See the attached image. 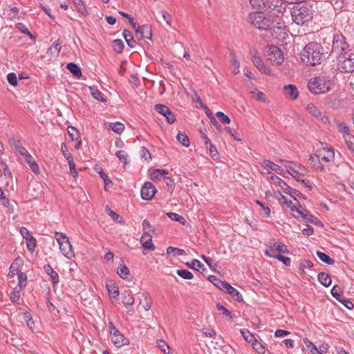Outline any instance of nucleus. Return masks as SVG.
I'll use <instances>...</instances> for the list:
<instances>
[{"instance_id": "obj_1", "label": "nucleus", "mask_w": 354, "mask_h": 354, "mask_svg": "<svg viewBox=\"0 0 354 354\" xmlns=\"http://www.w3.org/2000/svg\"><path fill=\"white\" fill-rule=\"evenodd\" d=\"M301 58L304 63L309 66L320 64L324 59V48L317 42H310L302 50Z\"/></svg>"}, {"instance_id": "obj_2", "label": "nucleus", "mask_w": 354, "mask_h": 354, "mask_svg": "<svg viewBox=\"0 0 354 354\" xmlns=\"http://www.w3.org/2000/svg\"><path fill=\"white\" fill-rule=\"evenodd\" d=\"M333 81L328 76H315L308 82V90L315 95L324 94L333 86Z\"/></svg>"}, {"instance_id": "obj_3", "label": "nucleus", "mask_w": 354, "mask_h": 354, "mask_svg": "<svg viewBox=\"0 0 354 354\" xmlns=\"http://www.w3.org/2000/svg\"><path fill=\"white\" fill-rule=\"evenodd\" d=\"M248 21L256 28L265 30L272 28L274 23L271 16H267L259 11L251 12L249 15Z\"/></svg>"}, {"instance_id": "obj_4", "label": "nucleus", "mask_w": 354, "mask_h": 354, "mask_svg": "<svg viewBox=\"0 0 354 354\" xmlns=\"http://www.w3.org/2000/svg\"><path fill=\"white\" fill-rule=\"evenodd\" d=\"M292 21L298 25H304L310 21L313 17L310 8L306 6H295L291 10Z\"/></svg>"}, {"instance_id": "obj_5", "label": "nucleus", "mask_w": 354, "mask_h": 354, "mask_svg": "<svg viewBox=\"0 0 354 354\" xmlns=\"http://www.w3.org/2000/svg\"><path fill=\"white\" fill-rule=\"evenodd\" d=\"M337 69L341 73H353L354 71V50L349 49L347 52L337 56Z\"/></svg>"}, {"instance_id": "obj_6", "label": "nucleus", "mask_w": 354, "mask_h": 354, "mask_svg": "<svg viewBox=\"0 0 354 354\" xmlns=\"http://www.w3.org/2000/svg\"><path fill=\"white\" fill-rule=\"evenodd\" d=\"M55 239L59 245L62 254L68 259H73L75 257V252L68 236L62 232H55Z\"/></svg>"}, {"instance_id": "obj_7", "label": "nucleus", "mask_w": 354, "mask_h": 354, "mask_svg": "<svg viewBox=\"0 0 354 354\" xmlns=\"http://www.w3.org/2000/svg\"><path fill=\"white\" fill-rule=\"evenodd\" d=\"M264 55L272 65L279 66L284 60L283 52L275 46H267L264 50Z\"/></svg>"}, {"instance_id": "obj_8", "label": "nucleus", "mask_w": 354, "mask_h": 354, "mask_svg": "<svg viewBox=\"0 0 354 354\" xmlns=\"http://www.w3.org/2000/svg\"><path fill=\"white\" fill-rule=\"evenodd\" d=\"M108 327L111 337V342L115 347L120 348L129 344V339L120 333L112 322H109Z\"/></svg>"}, {"instance_id": "obj_9", "label": "nucleus", "mask_w": 354, "mask_h": 354, "mask_svg": "<svg viewBox=\"0 0 354 354\" xmlns=\"http://www.w3.org/2000/svg\"><path fill=\"white\" fill-rule=\"evenodd\" d=\"M289 250L286 245L281 242L273 241L269 243L265 251L267 257L275 259L278 255L281 254H288Z\"/></svg>"}, {"instance_id": "obj_10", "label": "nucleus", "mask_w": 354, "mask_h": 354, "mask_svg": "<svg viewBox=\"0 0 354 354\" xmlns=\"http://www.w3.org/2000/svg\"><path fill=\"white\" fill-rule=\"evenodd\" d=\"M348 44L346 39L341 32H337L333 36L332 53L337 55L348 51Z\"/></svg>"}, {"instance_id": "obj_11", "label": "nucleus", "mask_w": 354, "mask_h": 354, "mask_svg": "<svg viewBox=\"0 0 354 354\" xmlns=\"http://www.w3.org/2000/svg\"><path fill=\"white\" fill-rule=\"evenodd\" d=\"M287 171L298 182L300 181L299 176L306 174V169L301 165L294 162L286 161L285 164Z\"/></svg>"}, {"instance_id": "obj_12", "label": "nucleus", "mask_w": 354, "mask_h": 354, "mask_svg": "<svg viewBox=\"0 0 354 354\" xmlns=\"http://www.w3.org/2000/svg\"><path fill=\"white\" fill-rule=\"evenodd\" d=\"M156 192V188L150 182L145 183L140 190L141 197L145 201L151 200Z\"/></svg>"}, {"instance_id": "obj_13", "label": "nucleus", "mask_w": 354, "mask_h": 354, "mask_svg": "<svg viewBox=\"0 0 354 354\" xmlns=\"http://www.w3.org/2000/svg\"><path fill=\"white\" fill-rule=\"evenodd\" d=\"M154 109L156 111L166 118L168 123L173 124L176 121V116L174 113L167 106L162 104H158L155 105Z\"/></svg>"}, {"instance_id": "obj_14", "label": "nucleus", "mask_w": 354, "mask_h": 354, "mask_svg": "<svg viewBox=\"0 0 354 354\" xmlns=\"http://www.w3.org/2000/svg\"><path fill=\"white\" fill-rule=\"evenodd\" d=\"M136 36L138 39H151L152 37V30L150 25L145 24L141 26L136 25Z\"/></svg>"}, {"instance_id": "obj_15", "label": "nucleus", "mask_w": 354, "mask_h": 354, "mask_svg": "<svg viewBox=\"0 0 354 354\" xmlns=\"http://www.w3.org/2000/svg\"><path fill=\"white\" fill-rule=\"evenodd\" d=\"M68 133L71 140L73 142V146L75 149H79L82 145V140L80 138V133L77 129L73 127H69L67 129Z\"/></svg>"}, {"instance_id": "obj_16", "label": "nucleus", "mask_w": 354, "mask_h": 354, "mask_svg": "<svg viewBox=\"0 0 354 354\" xmlns=\"http://www.w3.org/2000/svg\"><path fill=\"white\" fill-rule=\"evenodd\" d=\"M140 243L144 249L149 251H153L156 248L152 241V236L149 232H143L140 238Z\"/></svg>"}, {"instance_id": "obj_17", "label": "nucleus", "mask_w": 354, "mask_h": 354, "mask_svg": "<svg viewBox=\"0 0 354 354\" xmlns=\"http://www.w3.org/2000/svg\"><path fill=\"white\" fill-rule=\"evenodd\" d=\"M308 163L314 169L325 171L326 165L320 162V159L317 153H313L310 156Z\"/></svg>"}, {"instance_id": "obj_18", "label": "nucleus", "mask_w": 354, "mask_h": 354, "mask_svg": "<svg viewBox=\"0 0 354 354\" xmlns=\"http://www.w3.org/2000/svg\"><path fill=\"white\" fill-rule=\"evenodd\" d=\"M283 95L288 100H296L299 95L297 86L294 84L285 85L283 86Z\"/></svg>"}, {"instance_id": "obj_19", "label": "nucleus", "mask_w": 354, "mask_h": 354, "mask_svg": "<svg viewBox=\"0 0 354 354\" xmlns=\"http://www.w3.org/2000/svg\"><path fill=\"white\" fill-rule=\"evenodd\" d=\"M267 174L270 176V178L272 179L273 183L279 186L282 189L285 191L286 193H288V191H292V187L287 185V183L285 181H283L281 178L273 174L270 171H268Z\"/></svg>"}, {"instance_id": "obj_20", "label": "nucleus", "mask_w": 354, "mask_h": 354, "mask_svg": "<svg viewBox=\"0 0 354 354\" xmlns=\"http://www.w3.org/2000/svg\"><path fill=\"white\" fill-rule=\"evenodd\" d=\"M295 201V208H292L290 211L291 214L297 219H301L303 217V214L304 212H306V209L303 207L300 203L296 199V198L292 197Z\"/></svg>"}, {"instance_id": "obj_21", "label": "nucleus", "mask_w": 354, "mask_h": 354, "mask_svg": "<svg viewBox=\"0 0 354 354\" xmlns=\"http://www.w3.org/2000/svg\"><path fill=\"white\" fill-rule=\"evenodd\" d=\"M252 61L254 65L263 73L270 74V70L268 67L265 66L259 56L253 55Z\"/></svg>"}, {"instance_id": "obj_22", "label": "nucleus", "mask_w": 354, "mask_h": 354, "mask_svg": "<svg viewBox=\"0 0 354 354\" xmlns=\"http://www.w3.org/2000/svg\"><path fill=\"white\" fill-rule=\"evenodd\" d=\"M223 292L229 294L236 301L241 302L243 301L242 295L240 293V292L229 283Z\"/></svg>"}, {"instance_id": "obj_23", "label": "nucleus", "mask_w": 354, "mask_h": 354, "mask_svg": "<svg viewBox=\"0 0 354 354\" xmlns=\"http://www.w3.org/2000/svg\"><path fill=\"white\" fill-rule=\"evenodd\" d=\"M10 145L13 146L15 150L21 156H25L28 151L22 146L21 142L19 140H17L15 138H12L10 140Z\"/></svg>"}, {"instance_id": "obj_24", "label": "nucleus", "mask_w": 354, "mask_h": 354, "mask_svg": "<svg viewBox=\"0 0 354 354\" xmlns=\"http://www.w3.org/2000/svg\"><path fill=\"white\" fill-rule=\"evenodd\" d=\"M251 6L255 9H266L270 8V0H250Z\"/></svg>"}, {"instance_id": "obj_25", "label": "nucleus", "mask_w": 354, "mask_h": 354, "mask_svg": "<svg viewBox=\"0 0 354 354\" xmlns=\"http://www.w3.org/2000/svg\"><path fill=\"white\" fill-rule=\"evenodd\" d=\"M140 304L146 311L149 310L152 306V299L151 296L148 293H143L141 296Z\"/></svg>"}, {"instance_id": "obj_26", "label": "nucleus", "mask_w": 354, "mask_h": 354, "mask_svg": "<svg viewBox=\"0 0 354 354\" xmlns=\"http://www.w3.org/2000/svg\"><path fill=\"white\" fill-rule=\"evenodd\" d=\"M46 273L50 276L54 286L58 284L59 277L58 273L49 265H46Z\"/></svg>"}, {"instance_id": "obj_27", "label": "nucleus", "mask_w": 354, "mask_h": 354, "mask_svg": "<svg viewBox=\"0 0 354 354\" xmlns=\"http://www.w3.org/2000/svg\"><path fill=\"white\" fill-rule=\"evenodd\" d=\"M25 162L30 166V169L35 174H39V167L38 164L35 161L32 156L27 153V154L24 156Z\"/></svg>"}, {"instance_id": "obj_28", "label": "nucleus", "mask_w": 354, "mask_h": 354, "mask_svg": "<svg viewBox=\"0 0 354 354\" xmlns=\"http://www.w3.org/2000/svg\"><path fill=\"white\" fill-rule=\"evenodd\" d=\"M208 279L218 289H220L222 291H224L226 286H227L228 283L224 281L221 280L217 277L214 275H210L208 277Z\"/></svg>"}, {"instance_id": "obj_29", "label": "nucleus", "mask_w": 354, "mask_h": 354, "mask_svg": "<svg viewBox=\"0 0 354 354\" xmlns=\"http://www.w3.org/2000/svg\"><path fill=\"white\" fill-rule=\"evenodd\" d=\"M122 303L125 306H132L134 304L135 299L131 290H125L122 293Z\"/></svg>"}, {"instance_id": "obj_30", "label": "nucleus", "mask_w": 354, "mask_h": 354, "mask_svg": "<svg viewBox=\"0 0 354 354\" xmlns=\"http://www.w3.org/2000/svg\"><path fill=\"white\" fill-rule=\"evenodd\" d=\"M122 35L124 38L127 45L130 48H134L137 45V42L134 39L131 32L128 30H123L122 31Z\"/></svg>"}, {"instance_id": "obj_31", "label": "nucleus", "mask_w": 354, "mask_h": 354, "mask_svg": "<svg viewBox=\"0 0 354 354\" xmlns=\"http://www.w3.org/2000/svg\"><path fill=\"white\" fill-rule=\"evenodd\" d=\"M335 123L337 126L338 131L342 133L344 138H345L346 135H350L349 128L344 122L336 120Z\"/></svg>"}, {"instance_id": "obj_32", "label": "nucleus", "mask_w": 354, "mask_h": 354, "mask_svg": "<svg viewBox=\"0 0 354 354\" xmlns=\"http://www.w3.org/2000/svg\"><path fill=\"white\" fill-rule=\"evenodd\" d=\"M263 164L267 167L270 168L272 171H276L277 174L282 175L283 174L284 170L278 165L275 164L270 160H264Z\"/></svg>"}, {"instance_id": "obj_33", "label": "nucleus", "mask_w": 354, "mask_h": 354, "mask_svg": "<svg viewBox=\"0 0 354 354\" xmlns=\"http://www.w3.org/2000/svg\"><path fill=\"white\" fill-rule=\"evenodd\" d=\"M66 68L77 78H80L82 75L80 68L75 63H68Z\"/></svg>"}, {"instance_id": "obj_34", "label": "nucleus", "mask_w": 354, "mask_h": 354, "mask_svg": "<svg viewBox=\"0 0 354 354\" xmlns=\"http://www.w3.org/2000/svg\"><path fill=\"white\" fill-rule=\"evenodd\" d=\"M61 44L62 42L59 39L56 40L48 48V53H50L53 56H57L59 54L61 50Z\"/></svg>"}, {"instance_id": "obj_35", "label": "nucleus", "mask_w": 354, "mask_h": 354, "mask_svg": "<svg viewBox=\"0 0 354 354\" xmlns=\"http://www.w3.org/2000/svg\"><path fill=\"white\" fill-rule=\"evenodd\" d=\"M318 280L324 286L328 287L330 286L332 280L327 273L320 272L318 274Z\"/></svg>"}, {"instance_id": "obj_36", "label": "nucleus", "mask_w": 354, "mask_h": 354, "mask_svg": "<svg viewBox=\"0 0 354 354\" xmlns=\"http://www.w3.org/2000/svg\"><path fill=\"white\" fill-rule=\"evenodd\" d=\"M251 97L259 102H266V95L262 92L257 89H254L250 92Z\"/></svg>"}, {"instance_id": "obj_37", "label": "nucleus", "mask_w": 354, "mask_h": 354, "mask_svg": "<svg viewBox=\"0 0 354 354\" xmlns=\"http://www.w3.org/2000/svg\"><path fill=\"white\" fill-rule=\"evenodd\" d=\"M117 273L121 278L126 279L129 277L130 274V271L129 269L124 264H121L117 268Z\"/></svg>"}, {"instance_id": "obj_38", "label": "nucleus", "mask_w": 354, "mask_h": 354, "mask_svg": "<svg viewBox=\"0 0 354 354\" xmlns=\"http://www.w3.org/2000/svg\"><path fill=\"white\" fill-rule=\"evenodd\" d=\"M317 256L322 261L328 265H333L335 263V261L330 256H328L324 252L317 251Z\"/></svg>"}, {"instance_id": "obj_39", "label": "nucleus", "mask_w": 354, "mask_h": 354, "mask_svg": "<svg viewBox=\"0 0 354 354\" xmlns=\"http://www.w3.org/2000/svg\"><path fill=\"white\" fill-rule=\"evenodd\" d=\"M19 283L17 284L19 290H22L26 286L27 284V276L24 272H19L17 274Z\"/></svg>"}, {"instance_id": "obj_40", "label": "nucleus", "mask_w": 354, "mask_h": 354, "mask_svg": "<svg viewBox=\"0 0 354 354\" xmlns=\"http://www.w3.org/2000/svg\"><path fill=\"white\" fill-rule=\"evenodd\" d=\"M92 96L99 102H106V100L104 97L103 94L97 88L90 87Z\"/></svg>"}, {"instance_id": "obj_41", "label": "nucleus", "mask_w": 354, "mask_h": 354, "mask_svg": "<svg viewBox=\"0 0 354 354\" xmlns=\"http://www.w3.org/2000/svg\"><path fill=\"white\" fill-rule=\"evenodd\" d=\"M216 308L221 312V315L227 317L229 320H232L233 315L231 311L227 310L224 306L221 304H216Z\"/></svg>"}, {"instance_id": "obj_42", "label": "nucleus", "mask_w": 354, "mask_h": 354, "mask_svg": "<svg viewBox=\"0 0 354 354\" xmlns=\"http://www.w3.org/2000/svg\"><path fill=\"white\" fill-rule=\"evenodd\" d=\"M109 128L116 133L120 134L124 130V126L122 123L116 122L110 123Z\"/></svg>"}, {"instance_id": "obj_43", "label": "nucleus", "mask_w": 354, "mask_h": 354, "mask_svg": "<svg viewBox=\"0 0 354 354\" xmlns=\"http://www.w3.org/2000/svg\"><path fill=\"white\" fill-rule=\"evenodd\" d=\"M167 254L170 255V254H176L178 256H183V255H185V252L184 250L183 249H180V248H175V247H172V246H169L167 248Z\"/></svg>"}, {"instance_id": "obj_44", "label": "nucleus", "mask_w": 354, "mask_h": 354, "mask_svg": "<svg viewBox=\"0 0 354 354\" xmlns=\"http://www.w3.org/2000/svg\"><path fill=\"white\" fill-rule=\"evenodd\" d=\"M306 110L309 113L317 118L322 115L320 110L313 103H310L307 105Z\"/></svg>"}, {"instance_id": "obj_45", "label": "nucleus", "mask_w": 354, "mask_h": 354, "mask_svg": "<svg viewBox=\"0 0 354 354\" xmlns=\"http://www.w3.org/2000/svg\"><path fill=\"white\" fill-rule=\"evenodd\" d=\"M106 288L109 295L113 298H117L119 296V288L115 284H107Z\"/></svg>"}, {"instance_id": "obj_46", "label": "nucleus", "mask_w": 354, "mask_h": 354, "mask_svg": "<svg viewBox=\"0 0 354 354\" xmlns=\"http://www.w3.org/2000/svg\"><path fill=\"white\" fill-rule=\"evenodd\" d=\"M79 12L84 15H88V12L82 0H72Z\"/></svg>"}, {"instance_id": "obj_47", "label": "nucleus", "mask_w": 354, "mask_h": 354, "mask_svg": "<svg viewBox=\"0 0 354 354\" xmlns=\"http://www.w3.org/2000/svg\"><path fill=\"white\" fill-rule=\"evenodd\" d=\"M113 48L117 53H121L124 48V44L121 39H114L113 41Z\"/></svg>"}, {"instance_id": "obj_48", "label": "nucleus", "mask_w": 354, "mask_h": 354, "mask_svg": "<svg viewBox=\"0 0 354 354\" xmlns=\"http://www.w3.org/2000/svg\"><path fill=\"white\" fill-rule=\"evenodd\" d=\"M176 139L184 147H188L190 145L189 138L185 133H178Z\"/></svg>"}, {"instance_id": "obj_49", "label": "nucleus", "mask_w": 354, "mask_h": 354, "mask_svg": "<svg viewBox=\"0 0 354 354\" xmlns=\"http://www.w3.org/2000/svg\"><path fill=\"white\" fill-rule=\"evenodd\" d=\"M241 333L245 340L248 342L252 344L254 342H255L256 338L254 337V335L251 333L248 330L242 329L241 330Z\"/></svg>"}, {"instance_id": "obj_50", "label": "nucleus", "mask_w": 354, "mask_h": 354, "mask_svg": "<svg viewBox=\"0 0 354 354\" xmlns=\"http://www.w3.org/2000/svg\"><path fill=\"white\" fill-rule=\"evenodd\" d=\"M33 117L41 124L44 123V116L43 115L42 107L41 106L35 108L33 111Z\"/></svg>"}, {"instance_id": "obj_51", "label": "nucleus", "mask_w": 354, "mask_h": 354, "mask_svg": "<svg viewBox=\"0 0 354 354\" xmlns=\"http://www.w3.org/2000/svg\"><path fill=\"white\" fill-rule=\"evenodd\" d=\"M167 215L170 219L173 221H178L182 224H184L185 223V219L184 218V217L177 213L168 212Z\"/></svg>"}, {"instance_id": "obj_52", "label": "nucleus", "mask_w": 354, "mask_h": 354, "mask_svg": "<svg viewBox=\"0 0 354 354\" xmlns=\"http://www.w3.org/2000/svg\"><path fill=\"white\" fill-rule=\"evenodd\" d=\"M157 346L165 354L170 353L169 346L164 340H162V339L158 340Z\"/></svg>"}, {"instance_id": "obj_53", "label": "nucleus", "mask_w": 354, "mask_h": 354, "mask_svg": "<svg viewBox=\"0 0 354 354\" xmlns=\"http://www.w3.org/2000/svg\"><path fill=\"white\" fill-rule=\"evenodd\" d=\"M106 209L107 210L108 214L113 221H117L120 223H122L124 222L122 218L118 213L111 210L108 206H106Z\"/></svg>"}, {"instance_id": "obj_54", "label": "nucleus", "mask_w": 354, "mask_h": 354, "mask_svg": "<svg viewBox=\"0 0 354 354\" xmlns=\"http://www.w3.org/2000/svg\"><path fill=\"white\" fill-rule=\"evenodd\" d=\"M253 348L259 353V354H265L266 348L265 346L257 339L252 344Z\"/></svg>"}, {"instance_id": "obj_55", "label": "nucleus", "mask_w": 354, "mask_h": 354, "mask_svg": "<svg viewBox=\"0 0 354 354\" xmlns=\"http://www.w3.org/2000/svg\"><path fill=\"white\" fill-rule=\"evenodd\" d=\"M26 241L28 250L31 252H34L37 244L35 238L32 236H30L29 238H26Z\"/></svg>"}, {"instance_id": "obj_56", "label": "nucleus", "mask_w": 354, "mask_h": 354, "mask_svg": "<svg viewBox=\"0 0 354 354\" xmlns=\"http://www.w3.org/2000/svg\"><path fill=\"white\" fill-rule=\"evenodd\" d=\"M177 274L185 279H192L194 277L193 274L187 270H178Z\"/></svg>"}, {"instance_id": "obj_57", "label": "nucleus", "mask_w": 354, "mask_h": 354, "mask_svg": "<svg viewBox=\"0 0 354 354\" xmlns=\"http://www.w3.org/2000/svg\"><path fill=\"white\" fill-rule=\"evenodd\" d=\"M16 28L19 29L21 32L28 35L31 39H35V37L29 31V30L26 28V26L23 23H17L16 24Z\"/></svg>"}, {"instance_id": "obj_58", "label": "nucleus", "mask_w": 354, "mask_h": 354, "mask_svg": "<svg viewBox=\"0 0 354 354\" xmlns=\"http://www.w3.org/2000/svg\"><path fill=\"white\" fill-rule=\"evenodd\" d=\"M348 148L354 152V136L352 135H346L344 138Z\"/></svg>"}, {"instance_id": "obj_59", "label": "nucleus", "mask_w": 354, "mask_h": 354, "mask_svg": "<svg viewBox=\"0 0 354 354\" xmlns=\"http://www.w3.org/2000/svg\"><path fill=\"white\" fill-rule=\"evenodd\" d=\"M21 291V290H19V288L18 287L15 288L10 293V299L12 303H15L19 299Z\"/></svg>"}, {"instance_id": "obj_60", "label": "nucleus", "mask_w": 354, "mask_h": 354, "mask_svg": "<svg viewBox=\"0 0 354 354\" xmlns=\"http://www.w3.org/2000/svg\"><path fill=\"white\" fill-rule=\"evenodd\" d=\"M216 116L220 120V121L224 124H228L230 123V118L226 115L222 111H218L216 113Z\"/></svg>"}, {"instance_id": "obj_61", "label": "nucleus", "mask_w": 354, "mask_h": 354, "mask_svg": "<svg viewBox=\"0 0 354 354\" xmlns=\"http://www.w3.org/2000/svg\"><path fill=\"white\" fill-rule=\"evenodd\" d=\"M61 150L64 158L67 160L68 162L71 161V160H73V155L68 151V148L65 144L62 145Z\"/></svg>"}, {"instance_id": "obj_62", "label": "nucleus", "mask_w": 354, "mask_h": 354, "mask_svg": "<svg viewBox=\"0 0 354 354\" xmlns=\"http://www.w3.org/2000/svg\"><path fill=\"white\" fill-rule=\"evenodd\" d=\"M0 165L3 167V175L6 178H9L12 179V173H11L10 170L9 169L7 164L2 159H0Z\"/></svg>"}, {"instance_id": "obj_63", "label": "nucleus", "mask_w": 354, "mask_h": 354, "mask_svg": "<svg viewBox=\"0 0 354 354\" xmlns=\"http://www.w3.org/2000/svg\"><path fill=\"white\" fill-rule=\"evenodd\" d=\"M317 154H322L324 156L330 157L332 159H334V151L330 148H323L322 150L318 151Z\"/></svg>"}, {"instance_id": "obj_64", "label": "nucleus", "mask_w": 354, "mask_h": 354, "mask_svg": "<svg viewBox=\"0 0 354 354\" xmlns=\"http://www.w3.org/2000/svg\"><path fill=\"white\" fill-rule=\"evenodd\" d=\"M115 156L118 159L126 165L127 163V153L125 151L120 150L115 153Z\"/></svg>"}]
</instances>
